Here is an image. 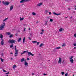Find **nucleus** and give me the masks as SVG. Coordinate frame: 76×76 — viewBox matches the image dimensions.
I'll return each instance as SVG.
<instances>
[{"mask_svg": "<svg viewBox=\"0 0 76 76\" xmlns=\"http://www.w3.org/2000/svg\"><path fill=\"white\" fill-rule=\"evenodd\" d=\"M6 24L5 23H4L3 24H1L0 25V30H2L3 29H4V26H5V25Z\"/></svg>", "mask_w": 76, "mask_h": 76, "instance_id": "f257e3e1", "label": "nucleus"}, {"mask_svg": "<svg viewBox=\"0 0 76 76\" xmlns=\"http://www.w3.org/2000/svg\"><path fill=\"white\" fill-rule=\"evenodd\" d=\"M16 42V40H14L13 39H9V40L8 41L9 43H11L13 44V43H15Z\"/></svg>", "mask_w": 76, "mask_h": 76, "instance_id": "f03ea898", "label": "nucleus"}, {"mask_svg": "<svg viewBox=\"0 0 76 76\" xmlns=\"http://www.w3.org/2000/svg\"><path fill=\"white\" fill-rule=\"evenodd\" d=\"M2 3L4 5H6V6H8L9 4V2H5L4 1H2Z\"/></svg>", "mask_w": 76, "mask_h": 76, "instance_id": "7ed1b4c3", "label": "nucleus"}, {"mask_svg": "<svg viewBox=\"0 0 76 76\" xmlns=\"http://www.w3.org/2000/svg\"><path fill=\"white\" fill-rule=\"evenodd\" d=\"M31 0H22L20 1V3H25V2H27L28 1H29Z\"/></svg>", "mask_w": 76, "mask_h": 76, "instance_id": "20e7f679", "label": "nucleus"}, {"mask_svg": "<svg viewBox=\"0 0 76 76\" xmlns=\"http://www.w3.org/2000/svg\"><path fill=\"white\" fill-rule=\"evenodd\" d=\"M28 54L29 56H30V55H31V56H34V55L32 54L31 52H28Z\"/></svg>", "mask_w": 76, "mask_h": 76, "instance_id": "39448f33", "label": "nucleus"}, {"mask_svg": "<svg viewBox=\"0 0 76 76\" xmlns=\"http://www.w3.org/2000/svg\"><path fill=\"white\" fill-rule=\"evenodd\" d=\"M15 53L18 54V50H16V46H15Z\"/></svg>", "mask_w": 76, "mask_h": 76, "instance_id": "423d86ee", "label": "nucleus"}, {"mask_svg": "<svg viewBox=\"0 0 76 76\" xmlns=\"http://www.w3.org/2000/svg\"><path fill=\"white\" fill-rule=\"evenodd\" d=\"M59 58V59L58 61V64H61V58Z\"/></svg>", "mask_w": 76, "mask_h": 76, "instance_id": "0eeeda50", "label": "nucleus"}, {"mask_svg": "<svg viewBox=\"0 0 76 76\" xmlns=\"http://www.w3.org/2000/svg\"><path fill=\"white\" fill-rule=\"evenodd\" d=\"M42 4V3H39L37 4V6L38 7H39L40 6H41Z\"/></svg>", "mask_w": 76, "mask_h": 76, "instance_id": "6e6552de", "label": "nucleus"}, {"mask_svg": "<svg viewBox=\"0 0 76 76\" xmlns=\"http://www.w3.org/2000/svg\"><path fill=\"white\" fill-rule=\"evenodd\" d=\"M26 61V59H25L24 58H23L22 59H21V62H23V61Z\"/></svg>", "mask_w": 76, "mask_h": 76, "instance_id": "1a4fd4ad", "label": "nucleus"}, {"mask_svg": "<svg viewBox=\"0 0 76 76\" xmlns=\"http://www.w3.org/2000/svg\"><path fill=\"white\" fill-rule=\"evenodd\" d=\"M24 65H25V66H28V63L25 61L24 63Z\"/></svg>", "mask_w": 76, "mask_h": 76, "instance_id": "9d476101", "label": "nucleus"}, {"mask_svg": "<svg viewBox=\"0 0 76 76\" xmlns=\"http://www.w3.org/2000/svg\"><path fill=\"white\" fill-rule=\"evenodd\" d=\"M1 45H4V40L3 39L2 40V41L1 42Z\"/></svg>", "mask_w": 76, "mask_h": 76, "instance_id": "9b49d317", "label": "nucleus"}, {"mask_svg": "<svg viewBox=\"0 0 76 76\" xmlns=\"http://www.w3.org/2000/svg\"><path fill=\"white\" fill-rule=\"evenodd\" d=\"M13 8V6L12 5V6H10V11H11V10H12Z\"/></svg>", "mask_w": 76, "mask_h": 76, "instance_id": "f8f14e48", "label": "nucleus"}, {"mask_svg": "<svg viewBox=\"0 0 76 76\" xmlns=\"http://www.w3.org/2000/svg\"><path fill=\"white\" fill-rule=\"evenodd\" d=\"M10 34H11V33L10 32L6 33V35H10Z\"/></svg>", "mask_w": 76, "mask_h": 76, "instance_id": "ddd939ff", "label": "nucleus"}, {"mask_svg": "<svg viewBox=\"0 0 76 76\" xmlns=\"http://www.w3.org/2000/svg\"><path fill=\"white\" fill-rule=\"evenodd\" d=\"M62 31H64V29L62 28H61L59 29V32H61Z\"/></svg>", "mask_w": 76, "mask_h": 76, "instance_id": "4468645a", "label": "nucleus"}, {"mask_svg": "<svg viewBox=\"0 0 76 76\" xmlns=\"http://www.w3.org/2000/svg\"><path fill=\"white\" fill-rule=\"evenodd\" d=\"M54 15H57V16H58V15H61V14L59 13V14H57L56 13L54 12H53Z\"/></svg>", "mask_w": 76, "mask_h": 76, "instance_id": "2eb2a0df", "label": "nucleus"}, {"mask_svg": "<svg viewBox=\"0 0 76 76\" xmlns=\"http://www.w3.org/2000/svg\"><path fill=\"white\" fill-rule=\"evenodd\" d=\"M33 35V33H29V36L31 37H32V35Z\"/></svg>", "mask_w": 76, "mask_h": 76, "instance_id": "dca6fc26", "label": "nucleus"}, {"mask_svg": "<svg viewBox=\"0 0 76 76\" xmlns=\"http://www.w3.org/2000/svg\"><path fill=\"white\" fill-rule=\"evenodd\" d=\"M8 19V18H6L4 20H3V22H6V21Z\"/></svg>", "mask_w": 76, "mask_h": 76, "instance_id": "f3484780", "label": "nucleus"}, {"mask_svg": "<svg viewBox=\"0 0 76 76\" xmlns=\"http://www.w3.org/2000/svg\"><path fill=\"white\" fill-rule=\"evenodd\" d=\"M27 51H23V53H22L21 54V56H22V54H25V53H26V52Z\"/></svg>", "mask_w": 76, "mask_h": 76, "instance_id": "a211bd4d", "label": "nucleus"}, {"mask_svg": "<svg viewBox=\"0 0 76 76\" xmlns=\"http://www.w3.org/2000/svg\"><path fill=\"white\" fill-rule=\"evenodd\" d=\"M74 60L72 59H70V61L71 63H73Z\"/></svg>", "mask_w": 76, "mask_h": 76, "instance_id": "6ab92c4d", "label": "nucleus"}, {"mask_svg": "<svg viewBox=\"0 0 76 76\" xmlns=\"http://www.w3.org/2000/svg\"><path fill=\"white\" fill-rule=\"evenodd\" d=\"M21 40H22V38H19L18 40V42H20V41H21Z\"/></svg>", "mask_w": 76, "mask_h": 76, "instance_id": "aec40b11", "label": "nucleus"}, {"mask_svg": "<svg viewBox=\"0 0 76 76\" xmlns=\"http://www.w3.org/2000/svg\"><path fill=\"white\" fill-rule=\"evenodd\" d=\"M23 41V44H24L25 43V37H24Z\"/></svg>", "mask_w": 76, "mask_h": 76, "instance_id": "412c9836", "label": "nucleus"}, {"mask_svg": "<svg viewBox=\"0 0 76 76\" xmlns=\"http://www.w3.org/2000/svg\"><path fill=\"white\" fill-rule=\"evenodd\" d=\"M60 47H57L55 48V49H56V50H58L59 49H60Z\"/></svg>", "mask_w": 76, "mask_h": 76, "instance_id": "4be33fe9", "label": "nucleus"}, {"mask_svg": "<svg viewBox=\"0 0 76 76\" xmlns=\"http://www.w3.org/2000/svg\"><path fill=\"white\" fill-rule=\"evenodd\" d=\"M3 35L1 34H0V38H3Z\"/></svg>", "mask_w": 76, "mask_h": 76, "instance_id": "5701e85b", "label": "nucleus"}, {"mask_svg": "<svg viewBox=\"0 0 76 76\" xmlns=\"http://www.w3.org/2000/svg\"><path fill=\"white\" fill-rule=\"evenodd\" d=\"M62 46L63 47H65V46H66V44H65V43H63L62 44Z\"/></svg>", "mask_w": 76, "mask_h": 76, "instance_id": "b1692460", "label": "nucleus"}, {"mask_svg": "<svg viewBox=\"0 0 76 76\" xmlns=\"http://www.w3.org/2000/svg\"><path fill=\"white\" fill-rule=\"evenodd\" d=\"M16 67V65H14L13 67V69H15Z\"/></svg>", "mask_w": 76, "mask_h": 76, "instance_id": "393cba45", "label": "nucleus"}, {"mask_svg": "<svg viewBox=\"0 0 76 76\" xmlns=\"http://www.w3.org/2000/svg\"><path fill=\"white\" fill-rule=\"evenodd\" d=\"M13 34H11L10 35L9 37L10 38H12L13 37Z\"/></svg>", "mask_w": 76, "mask_h": 76, "instance_id": "a878e982", "label": "nucleus"}, {"mask_svg": "<svg viewBox=\"0 0 76 76\" xmlns=\"http://www.w3.org/2000/svg\"><path fill=\"white\" fill-rule=\"evenodd\" d=\"M43 45H44V44L43 43H41L39 46V47H41Z\"/></svg>", "mask_w": 76, "mask_h": 76, "instance_id": "bb28decb", "label": "nucleus"}, {"mask_svg": "<svg viewBox=\"0 0 76 76\" xmlns=\"http://www.w3.org/2000/svg\"><path fill=\"white\" fill-rule=\"evenodd\" d=\"M48 23V21H45V25H47L48 24H47V23Z\"/></svg>", "mask_w": 76, "mask_h": 76, "instance_id": "cd10ccee", "label": "nucleus"}, {"mask_svg": "<svg viewBox=\"0 0 76 76\" xmlns=\"http://www.w3.org/2000/svg\"><path fill=\"white\" fill-rule=\"evenodd\" d=\"M0 59L2 62H3V61H4V59H3L2 58H0Z\"/></svg>", "mask_w": 76, "mask_h": 76, "instance_id": "c85d7f7f", "label": "nucleus"}, {"mask_svg": "<svg viewBox=\"0 0 76 76\" xmlns=\"http://www.w3.org/2000/svg\"><path fill=\"white\" fill-rule=\"evenodd\" d=\"M32 15L34 16H35V15H36V13H35V12H32Z\"/></svg>", "mask_w": 76, "mask_h": 76, "instance_id": "c756f323", "label": "nucleus"}, {"mask_svg": "<svg viewBox=\"0 0 76 76\" xmlns=\"http://www.w3.org/2000/svg\"><path fill=\"white\" fill-rule=\"evenodd\" d=\"M48 11L47 10H45V13L46 14H47V13H48Z\"/></svg>", "mask_w": 76, "mask_h": 76, "instance_id": "7c9ffc66", "label": "nucleus"}, {"mask_svg": "<svg viewBox=\"0 0 76 76\" xmlns=\"http://www.w3.org/2000/svg\"><path fill=\"white\" fill-rule=\"evenodd\" d=\"M73 56H71V57L69 58L70 60H72L73 59Z\"/></svg>", "mask_w": 76, "mask_h": 76, "instance_id": "2f4dec72", "label": "nucleus"}, {"mask_svg": "<svg viewBox=\"0 0 76 76\" xmlns=\"http://www.w3.org/2000/svg\"><path fill=\"white\" fill-rule=\"evenodd\" d=\"M10 48H12V47H13V44H12L11 45H10Z\"/></svg>", "mask_w": 76, "mask_h": 76, "instance_id": "473e14b6", "label": "nucleus"}, {"mask_svg": "<svg viewBox=\"0 0 76 76\" xmlns=\"http://www.w3.org/2000/svg\"><path fill=\"white\" fill-rule=\"evenodd\" d=\"M20 20H23V18H20Z\"/></svg>", "mask_w": 76, "mask_h": 76, "instance_id": "72a5a7b5", "label": "nucleus"}, {"mask_svg": "<svg viewBox=\"0 0 76 76\" xmlns=\"http://www.w3.org/2000/svg\"><path fill=\"white\" fill-rule=\"evenodd\" d=\"M33 43H36L37 42V41H34L32 42Z\"/></svg>", "mask_w": 76, "mask_h": 76, "instance_id": "f704fd0d", "label": "nucleus"}, {"mask_svg": "<svg viewBox=\"0 0 76 76\" xmlns=\"http://www.w3.org/2000/svg\"><path fill=\"white\" fill-rule=\"evenodd\" d=\"M50 22H53V19H50Z\"/></svg>", "mask_w": 76, "mask_h": 76, "instance_id": "c9c22d12", "label": "nucleus"}, {"mask_svg": "<svg viewBox=\"0 0 76 76\" xmlns=\"http://www.w3.org/2000/svg\"><path fill=\"white\" fill-rule=\"evenodd\" d=\"M61 74L62 75H64V72H61Z\"/></svg>", "mask_w": 76, "mask_h": 76, "instance_id": "e433bc0d", "label": "nucleus"}, {"mask_svg": "<svg viewBox=\"0 0 76 76\" xmlns=\"http://www.w3.org/2000/svg\"><path fill=\"white\" fill-rule=\"evenodd\" d=\"M68 75V73H66V74L65 75V76H67Z\"/></svg>", "mask_w": 76, "mask_h": 76, "instance_id": "4c0bfd02", "label": "nucleus"}, {"mask_svg": "<svg viewBox=\"0 0 76 76\" xmlns=\"http://www.w3.org/2000/svg\"><path fill=\"white\" fill-rule=\"evenodd\" d=\"M18 53H15V57H16V56H18Z\"/></svg>", "mask_w": 76, "mask_h": 76, "instance_id": "58836bf2", "label": "nucleus"}, {"mask_svg": "<svg viewBox=\"0 0 76 76\" xmlns=\"http://www.w3.org/2000/svg\"><path fill=\"white\" fill-rule=\"evenodd\" d=\"M28 38L29 40H31V37H28Z\"/></svg>", "mask_w": 76, "mask_h": 76, "instance_id": "ea45409f", "label": "nucleus"}, {"mask_svg": "<svg viewBox=\"0 0 76 76\" xmlns=\"http://www.w3.org/2000/svg\"><path fill=\"white\" fill-rule=\"evenodd\" d=\"M39 43H40L39 42H37V45H39Z\"/></svg>", "mask_w": 76, "mask_h": 76, "instance_id": "a19ab883", "label": "nucleus"}, {"mask_svg": "<svg viewBox=\"0 0 76 76\" xmlns=\"http://www.w3.org/2000/svg\"><path fill=\"white\" fill-rule=\"evenodd\" d=\"M26 28L25 27L24 28V31H26Z\"/></svg>", "mask_w": 76, "mask_h": 76, "instance_id": "79ce46f5", "label": "nucleus"}, {"mask_svg": "<svg viewBox=\"0 0 76 76\" xmlns=\"http://www.w3.org/2000/svg\"><path fill=\"white\" fill-rule=\"evenodd\" d=\"M73 45H74L75 47H76V44H73Z\"/></svg>", "mask_w": 76, "mask_h": 76, "instance_id": "37998d69", "label": "nucleus"}, {"mask_svg": "<svg viewBox=\"0 0 76 76\" xmlns=\"http://www.w3.org/2000/svg\"><path fill=\"white\" fill-rule=\"evenodd\" d=\"M43 75H44V76H47V74H44Z\"/></svg>", "mask_w": 76, "mask_h": 76, "instance_id": "c03bdc74", "label": "nucleus"}, {"mask_svg": "<svg viewBox=\"0 0 76 76\" xmlns=\"http://www.w3.org/2000/svg\"><path fill=\"white\" fill-rule=\"evenodd\" d=\"M3 70L4 72H6V71L4 70V69H3Z\"/></svg>", "mask_w": 76, "mask_h": 76, "instance_id": "a18cd8bd", "label": "nucleus"}, {"mask_svg": "<svg viewBox=\"0 0 76 76\" xmlns=\"http://www.w3.org/2000/svg\"><path fill=\"white\" fill-rule=\"evenodd\" d=\"M74 36L75 37H76V33L74 34Z\"/></svg>", "mask_w": 76, "mask_h": 76, "instance_id": "49530a36", "label": "nucleus"}, {"mask_svg": "<svg viewBox=\"0 0 76 76\" xmlns=\"http://www.w3.org/2000/svg\"><path fill=\"white\" fill-rule=\"evenodd\" d=\"M27 60H29V58H27Z\"/></svg>", "mask_w": 76, "mask_h": 76, "instance_id": "de8ad7c7", "label": "nucleus"}, {"mask_svg": "<svg viewBox=\"0 0 76 76\" xmlns=\"http://www.w3.org/2000/svg\"><path fill=\"white\" fill-rule=\"evenodd\" d=\"M49 15H51V12H49Z\"/></svg>", "mask_w": 76, "mask_h": 76, "instance_id": "09e8293b", "label": "nucleus"}, {"mask_svg": "<svg viewBox=\"0 0 76 76\" xmlns=\"http://www.w3.org/2000/svg\"><path fill=\"white\" fill-rule=\"evenodd\" d=\"M10 73L9 72H8V73H6V75H8V74H9Z\"/></svg>", "mask_w": 76, "mask_h": 76, "instance_id": "8fccbe9b", "label": "nucleus"}, {"mask_svg": "<svg viewBox=\"0 0 76 76\" xmlns=\"http://www.w3.org/2000/svg\"><path fill=\"white\" fill-rule=\"evenodd\" d=\"M42 32H44V29H42Z\"/></svg>", "mask_w": 76, "mask_h": 76, "instance_id": "3c124183", "label": "nucleus"}, {"mask_svg": "<svg viewBox=\"0 0 76 76\" xmlns=\"http://www.w3.org/2000/svg\"><path fill=\"white\" fill-rule=\"evenodd\" d=\"M40 34H41V35H42V34H43V32H41L40 33Z\"/></svg>", "mask_w": 76, "mask_h": 76, "instance_id": "603ef678", "label": "nucleus"}, {"mask_svg": "<svg viewBox=\"0 0 76 76\" xmlns=\"http://www.w3.org/2000/svg\"><path fill=\"white\" fill-rule=\"evenodd\" d=\"M32 75H34V73H32Z\"/></svg>", "mask_w": 76, "mask_h": 76, "instance_id": "864d4df0", "label": "nucleus"}, {"mask_svg": "<svg viewBox=\"0 0 76 76\" xmlns=\"http://www.w3.org/2000/svg\"><path fill=\"white\" fill-rule=\"evenodd\" d=\"M74 49H76V47H75L74 48Z\"/></svg>", "mask_w": 76, "mask_h": 76, "instance_id": "5fc2aeb1", "label": "nucleus"}, {"mask_svg": "<svg viewBox=\"0 0 76 76\" xmlns=\"http://www.w3.org/2000/svg\"><path fill=\"white\" fill-rule=\"evenodd\" d=\"M72 17H70V19H72Z\"/></svg>", "mask_w": 76, "mask_h": 76, "instance_id": "6e6d98bb", "label": "nucleus"}, {"mask_svg": "<svg viewBox=\"0 0 76 76\" xmlns=\"http://www.w3.org/2000/svg\"><path fill=\"white\" fill-rule=\"evenodd\" d=\"M11 59L12 60H13V58H11Z\"/></svg>", "mask_w": 76, "mask_h": 76, "instance_id": "4d7b16f0", "label": "nucleus"}, {"mask_svg": "<svg viewBox=\"0 0 76 76\" xmlns=\"http://www.w3.org/2000/svg\"><path fill=\"white\" fill-rule=\"evenodd\" d=\"M30 30H31V29H30V28H28V30L30 31Z\"/></svg>", "mask_w": 76, "mask_h": 76, "instance_id": "13d9d810", "label": "nucleus"}, {"mask_svg": "<svg viewBox=\"0 0 76 76\" xmlns=\"http://www.w3.org/2000/svg\"><path fill=\"white\" fill-rule=\"evenodd\" d=\"M68 10H70V8H68Z\"/></svg>", "mask_w": 76, "mask_h": 76, "instance_id": "bf43d9fd", "label": "nucleus"}, {"mask_svg": "<svg viewBox=\"0 0 76 76\" xmlns=\"http://www.w3.org/2000/svg\"><path fill=\"white\" fill-rule=\"evenodd\" d=\"M66 18H67V17H66L65 18V19H66Z\"/></svg>", "mask_w": 76, "mask_h": 76, "instance_id": "052dcab7", "label": "nucleus"}, {"mask_svg": "<svg viewBox=\"0 0 76 76\" xmlns=\"http://www.w3.org/2000/svg\"><path fill=\"white\" fill-rule=\"evenodd\" d=\"M23 25L24 26H26V24H23Z\"/></svg>", "mask_w": 76, "mask_h": 76, "instance_id": "680f3d73", "label": "nucleus"}, {"mask_svg": "<svg viewBox=\"0 0 76 76\" xmlns=\"http://www.w3.org/2000/svg\"><path fill=\"white\" fill-rule=\"evenodd\" d=\"M38 23V22H37V23Z\"/></svg>", "mask_w": 76, "mask_h": 76, "instance_id": "e2e57ef3", "label": "nucleus"}, {"mask_svg": "<svg viewBox=\"0 0 76 76\" xmlns=\"http://www.w3.org/2000/svg\"><path fill=\"white\" fill-rule=\"evenodd\" d=\"M1 1H0V3H1Z\"/></svg>", "mask_w": 76, "mask_h": 76, "instance_id": "0e129e2a", "label": "nucleus"}, {"mask_svg": "<svg viewBox=\"0 0 76 76\" xmlns=\"http://www.w3.org/2000/svg\"><path fill=\"white\" fill-rule=\"evenodd\" d=\"M63 62H64V60L63 61Z\"/></svg>", "mask_w": 76, "mask_h": 76, "instance_id": "69168bd1", "label": "nucleus"}, {"mask_svg": "<svg viewBox=\"0 0 76 76\" xmlns=\"http://www.w3.org/2000/svg\"><path fill=\"white\" fill-rule=\"evenodd\" d=\"M75 7H76V5H75Z\"/></svg>", "mask_w": 76, "mask_h": 76, "instance_id": "338daca9", "label": "nucleus"}, {"mask_svg": "<svg viewBox=\"0 0 76 76\" xmlns=\"http://www.w3.org/2000/svg\"><path fill=\"white\" fill-rule=\"evenodd\" d=\"M75 10H76V7L75 8Z\"/></svg>", "mask_w": 76, "mask_h": 76, "instance_id": "774afa93", "label": "nucleus"}]
</instances>
